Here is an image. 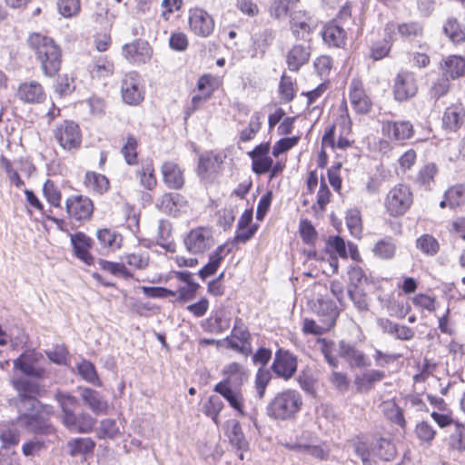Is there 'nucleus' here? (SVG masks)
Listing matches in <instances>:
<instances>
[{"instance_id": "nucleus-14", "label": "nucleus", "mask_w": 465, "mask_h": 465, "mask_svg": "<svg viewBox=\"0 0 465 465\" xmlns=\"http://www.w3.org/2000/svg\"><path fill=\"white\" fill-rule=\"evenodd\" d=\"M297 358L289 351L282 349L275 352L272 371L284 381L290 380L297 371Z\"/></svg>"}, {"instance_id": "nucleus-25", "label": "nucleus", "mask_w": 465, "mask_h": 465, "mask_svg": "<svg viewBox=\"0 0 465 465\" xmlns=\"http://www.w3.org/2000/svg\"><path fill=\"white\" fill-rule=\"evenodd\" d=\"M164 184L173 190H180L184 185L183 171L174 162H164L161 167Z\"/></svg>"}, {"instance_id": "nucleus-4", "label": "nucleus", "mask_w": 465, "mask_h": 465, "mask_svg": "<svg viewBox=\"0 0 465 465\" xmlns=\"http://www.w3.org/2000/svg\"><path fill=\"white\" fill-rule=\"evenodd\" d=\"M352 448L363 465H375V459L391 460L396 455V448L388 438L375 439L371 444L358 438L353 440Z\"/></svg>"}, {"instance_id": "nucleus-33", "label": "nucleus", "mask_w": 465, "mask_h": 465, "mask_svg": "<svg viewBox=\"0 0 465 465\" xmlns=\"http://www.w3.org/2000/svg\"><path fill=\"white\" fill-rule=\"evenodd\" d=\"M15 419L11 423L3 425L0 428L1 449L8 451L15 448L20 442V431L15 427Z\"/></svg>"}, {"instance_id": "nucleus-26", "label": "nucleus", "mask_w": 465, "mask_h": 465, "mask_svg": "<svg viewBox=\"0 0 465 465\" xmlns=\"http://www.w3.org/2000/svg\"><path fill=\"white\" fill-rule=\"evenodd\" d=\"M465 109L461 104H453L447 107L442 115V127L450 132H456L463 124Z\"/></svg>"}, {"instance_id": "nucleus-3", "label": "nucleus", "mask_w": 465, "mask_h": 465, "mask_svg": "<svg viewBox=\"0 0 465 465\" xmlns=\"http://www.w3.org/2000/svg\"><path fill=\"white\" fill-rule=\"evenodd\" d=\"M302 394L292 389H287L275 394L266 407V414L275 420H290L302 410Z\"/></svg>"}, {"instance_id": "nucleus-9", "label": "nucleus", "mask_w": 465, "mask_h": 465, "mask_svg": "<svg viewBox=\"0 0 465 465\" xmlns=\"http://www.w3.org/2000/svg\"><path fill=\"white\" fill-rule=\"evenodd\" d=\"M43 360L42 353L35 350H26L14 361V369L27 377L42 379L45 374V369L40 366Z\"/></svg>"}, {"instance_id": "nucleus-64", "label": "nucleus", "mask_w": 465, "mask_h": 465, "mask_svg": "<svg viewBox=\"0 0 465 465\" xmlns=\"http://www.w3.org/2000/svg\"><path fill=\"white\" fill-rule=\"evenodd\" d=\"M140 182L148 190L156 186L157 180L152 162H148L140 172Z\"/></svg>"}, {"instance_id": "nucleus-7", "label": "nucleus", "mask_w": 465, "mask_h": 465, "mask_svg": "<svg viewBox=\"0 0 465 465\" xmlns=\"http://www.w3.org/2000/svg\"><path fill=\"white\" fill-rule=\"evenodd\" d=\"M319 315L322 317L321 324H317L313 320L304 319L302 331L306 334L321 335L335 324L339 312L336 306L331 302H322L320 303Z\"/></svg>"}, {"instance_id": "nucleus-52", "label": "nucleus", "mask_w": 465, "mask_h": 465, "mask_svg": "<svg viewBox=\"0 0 465 465\" xmlns=\"http://www.w3.org/2000/svg\"><path fill=\"white\" fill-rule=\"evenodd\" d=\"M343 104L345 106L346 114L341 115V117H340V120L341 122V124L342 131L341 133V136L339 137L337 143H335V147L341 149V150H344L351 146V141L348 138H346L345 135L350 134L351 130V119L349 118L346 102H343Z\"/></svg>"}, {"instance_id": "nucleus-23", "label": "nucleus", "mask_w": 465, "mask_h": 465, "mask_svg": "<svg viewBox=\"0 0 465 465\" xmlns=\"http://www.w3.org/2000/svg\"><path fill=\"white\" fill-rule=\"evenodd\" d=\"M311 55L312 47L309 44L293 45L286 54L288 69L292 72L299 71L302 66L309 62Z\"/></svg>"}, {"instance_id": "nucleus-28", "label": "nucleus", "mask_w": 465, "mask_h": 465, "mask_svg": "<svg viewBox=\"0 0 465 465\" xmlns=\"http://www.w3.org/2000/svg\"><path fill=\"white\" fill-rule=\"evenodd\" d=\"M224 379L219 383H224L227 387H240L248 378L246 369L238 362H231L223 371Z\"/></svg>"}, {"instance_id": "nucleus-47", "label": "nucleus", "mask_w": 465, "mask_h": 465, "mask_svg": "<svg viewBox=\"0 0 465 465\" xmlns=\"http://www.w3.org/2000/svg\"><path fill=\"white\" fill-rule=\"evenodd\" d=\"M98 264L101 269L110 272L111 274L124 279L133 278V273L125 267L124 263L113 262L104 259L98 260Z\"/></svg>"}, {"instance_id": "nucleus-63", "label": "nucleus", "mask_w": 465, "mask_h": 465, "mask_svg": "<svg viewBox=\"0 0 465 465\" xmlns=\"http://www.w3.org/2000/svg\"><path fill=\"white\" fill-rule=\"evenodd\" d=\"M46 449L44 440L35 437L22 445V452L25 457H32L39 455L40 452Z\"/></svg>"}, {"instance_id": "nucleus-45", "label": "nucleus", "mask_w": 465, "mask_h": 465, "mask_svg": "<svg viewBox=\"0 0 465 465\" xmlns=\"http://www.w3.org/2000/svg\"><path fill=\"white\" fill-rule=\"evenodd\" d=\"M290 450L307 453L319 460H325L329 455V450L322 445L287 444Z\"/></svg>"}, {"instance_id": "nucleus-21", "label": "nucleus", "mask_w": 465, "mask_h": 465, "mask_svg": "<svg viewBox=\"0 0 465 465\" xmlns=\"http://www.w3.org/2000/svg\"><path fill=\"white\" fill-rule=\"evenodd\" d=\"M339 355L346 361L351 368H365L371 366L370 359L355 346L344 341L339 342Z\"/></svg>"}, {"instance_id": "nucleus-15", "label": "nucleus", "mask_w": 465, "mask_h": 465, "mask_svg": "<svg viewBox=\"0 0 465 465\" xmlns=\"http://www.w3.org/2000/svg\"><path fill=\"white\" fill-rule=\"evenodd\" d=\"M189 26L194 35L205 38L213 34L214 20L205 10L193 8L189 13Z\"/></svg>"}, {"instance_id": "nucleus-12", "label": "nucleus", "mask_w": 465, "mask_h": 465, "mask_svg": "<svg viewBox=\"0 0 465 465\" xmlns=\"http://www.w3.org/2000/svg\"><path fill=\"white\" fill-rule=\"evenodd\" d=\"M385 34L391 42L394 41V34L398 35L406 41H413L421 38L424 34V25L420 21H408L401 24L390 22L384 28Z\"/></svg>"}, {"instance_id": "nucleus-60", "label": "nucleus", "mask_w": 465, "mask_h": 465, "mask_svg": "<svg viewBox=\"0 0 465 465\" xmlns=\"http://www.w3.org/2000/svg\"><path fill=\"white\" fill-rule=\"evenodd\" d=\"M437 166L434 163H428L424 165L419 172L416 181L419 184L428 189L433 182L434 176L437 173Z\"/></svg>"}, {"instance_id": "nucleus-49", "label": "nucleus", "mask_w": 465, "mask_h": 465, "mask_svg": "<svg viewBox=\"0 0 465 465\" xmlns=\"http://www.w3.org/2000/svg\"><path fill=\"white\" fill-rule=\"evenodd\" d=\"M447 198L448 206L451 209L465 204V185L459 184L450 187L444 195Z\"/></svg>"}, {"instance_id": "nucleus-55", "label": "nucleus", "mask_w": 465, "mask_h": 465, "mask_svg": "<svg viewBox=\"0 0 465 465\" xmlns=\"http://www.w3.org/2000/svg\"><path fill=\"white\" fill-rule=\"evenodd\" d=\"M384 414L389 420L404 428L406 420L402 410L395 402H387L384 406Z\"/></svg>"}, {"instance_id": "nucleus-16", "label": "nucleus", "mask_w": 465, "mask_h": 465, "mask_svg": "<svg viewBox=\"0 0 465 465\" xmlns=\"http://www.w3.org/2000/svg\"><path fill=\"white\" fill-rule=\"evenodd\" d=\"M15 97L26 104H40L46 100V93L39 82L31 80L18 85Z\"/></svg>"}, {"instance_id": "nucleus-44", "label": "nucleus", "mask_w": 465, "mask_h": 465, "mask_svg": "<svg viewBox=\"0 0 465 465\" xmlns=\"http://www.w3.org/2000/svg\"><path fill=\"white\" fill-rule=\"evenodd\" d=\"M262 121V114L254 112L250 119L248 127L243 129L240 134V142L247 143L252 140L260 131Z\"/></svg>"}, {"instance_id": "nucleus-6", "label": "nucleus", "mask_w": 465, "mask_h": 465, "mask_svg": "<svg viewBox=\"0 0 465 465\" xmlns=\"http://www.w3.org/2000/svg\"><path fill=\"white\" fill-rule=\"evenodd\" d=\"M413 203V194L406 184H397L387 193L384 205L387 213L393 217H399L407 213Z\"/></svg>"}, {"instance_id": "nucleus-62", "label": "nucleus", "mask_w": 465, "mask_h": 465, "mask_svg": "<svg viewBox=\"0 0 465 465\" xmlns=\"http://www.w3.org/2000/svg\"><path fill=\"white\" fill-rule=\"evenodd\" d=\"M329 381L340 393H345L350 387V380L346 373L333 371L329 376Z\"/></svg>"}, {"instance_id": "nucleus-24", "label": "nucleus", "mask_w": 465, "mask_h": 465, "mask_svg": "<svg viewBox=\"0 0 465 465\" xmlns=\"http://www.w3.org/2000/svg\"><path fill=\"white\" fill-rule=\"evenodd\" d=\"M213 391L222 395L239 415H246L244 398L239 387H227L224 383H217L213 388Z\"/></svg>"}, {"instance_id": "nucleus-41", "label": "nucleus", "mask_w": 465, "mask_h": 465, "mask_svg": "<svg viewBox=\"0 0 465 465\" xmlns=\"http://www.w3.org/2000/svg\"><path fill=\"white\" fill-rule=\"evenodd\" d=\"M97 239L104 248L116 250L122 244V236L110 229H99L96 232Z\"/></svg>"}, {"instance_id": "nucleus-17", "label": "nucleus", "mask_w": 465, "mask_h": 465, "mask_svg": "<svg viewBox=\"0 0 465 465\" xmlns=\"http://www.w3.org/2000/svg\"><path fill=\"white\" fill-rule=\"evenodd\" d=\"M418 91L415 74L409 71L400 72L393 85L394 97L398 101H406L414 96Z\"/></svg>"}, {"instance_id": "nucleus-61", "label": "nucleus", "mask_w": 465, "mask_h": 465, "mask_svg": "<svg viewBox=\"0 0 465 465\" xmlns=\"http://www.w3.org/2000/svg\"><path fill=\"white\" fill-rule=\"evenodd\" d=\"M57 7L64 17L70 18L80 12V0H58Z\"/></svg>"}, {"instance_id": "nucleus-32", "label": "nucleus", "mask_w": 465, "mask_h": 465, "mask_svg": "<svg viewBox=\"0 0 465 465\" xmlns=\"http://www.w3.org/2000/svg\"><path fill=\"white\" fill-rule=\"evenodd\" d=\"M322 35L323 41L329 46L340 48L343 47L346 44L347 34L341 26L336 24H328L325 25Z\"/></svg>"}, {"instance_id": "nucleus-56", "label": "nucleus", "mask_w": 465, "mask_h": 465, "mask_svg": "<svg viewBox=\"0 0 465 465\" xmlns=\"http://www.w3.org/2000/svg\"><path fill=\"white\" fill-rule=\"evenodd\" d=\"M292 4V0H273L269 7L270 15L278 20L285 18Z\"/></svg>"}, {"instance_id": "nucleus-57", "label": "nucleus", "mask_w": 465, "mask_h": 465, "mask_svg": "<svg viewBox=\"0 0 465 465\" xmlns=\"http://www.w3.org/2000/svg\"><path fill=\"white\" fill-rule=\"evenodd\" d=\"M272 380V374L269 370L259 368L255 375V390L259 399H262L266 388Z\"/></svg>"}, {"instance_id": "nucleus-31", "label": "nucleus", "mask_w": 465, "mask_h": 465, "mask_svg": "<svg viewBox=\"0 0 465 465\" xmlns=\"http://www.w3.org/2000/svg\"><path fill=\"white\" fill-rule=\"evenodd\" d=\"M84 185L89 193L103 195L108 192L110 182L104 174L95 172H86L84 178Z\"/></svg>"}, {"instance_id": "nucleus-19", "label": "nucleus", "mask_w": 465, "mask_h": 465, "mask_svg": "<svg viewBox=\"0 0 465 465\" xmlns=\"http://www.w3.org/2000/svg\"><path fill=\"white\" fill-rule=\"evenodd\" d=\"M349 98L353 110L360 114H368L372 106L370 97L365 93L362 82L353 78L349 85Z\"/></svg>"}, {"instance_id": "nucleus-43", "label": "nucleus", "mask_w": 465, "mask_h": 465, "mask_svg": "<svg viewBox=\"0 0 465 465\" xmlns=\"http://www.w3.org/2000/svg\"><path fill=\"white\" fill-rule=\"evenodd\" d=\"M172 224L170 222L161 220L158 225L157 243L169 252L174 251V243L172 240Z\"/></svg>"}, {"instance_id": "nucleus-35", "label": "nucleus", "mask_w": 465, "mask_h": 465, "mask_svg": "<svg viewBox=\"0 0 465 465\" xmlns=\"http://www.w3.org/2000/svg\"><path fill=\"white\" fill-rule=\"evenodd\" d=\"M442 72L449 79H456L465 74V58L460 55L447 57L442 65Z\"/></svg>"}, {"instance_id": "nucleus-22", "label": "nucleus", "mask_w": 465, "mask_h": 465, "mask_svg": "<svg viewBox=\"0 0 465 465\" xmlns=\"http://www.w3.org/2000/svg\"><path fill=\"white\" fill-rule=\"evenodd\" d=\"M382 134L393 141H403L412 137L414 130L409 121H386L382 123Z\"/></svg>"}, {"instance_id": "nucleus-18", "label": "nucleus", "mask_w": 465, "mask_h": 465, "mask_svg": "<svg viewBox=\"0 0 465 465\" xmlns=\"http://www.w3.org/2000/svg\"><path fill=\"white\" fill-rule=\"evenodd\" d=\"M66 212L76 221H85L91 218L94 212L92 200L84 195H74L66 199Z\"/></svg>"}, {"instance_id": "nucleus-42", "label": "nucleus", "mask_w": 465, "mask_h": 465, "mask_svg": "<svg viewBox=\"0 0 465 465\" xmlns=\"http://www.w3.org/2000/svg\"><path fill=\"white\" fill-rule=\"evenodd\" d=\"M114 73V64L107 57H99L96 59L90 70L92 78L104 79Z\"/></svg>"}, {"instance_id": "nucleus-50", "label": "nucleus", "mask_w": 465, "mask_h": 465, "mask_svg": "<svg viewBox=\"0 0 465 465\" xmlns=\"http://www.w3.org/2000/svg\"><path fill=\"white\" fill-rule=\"evenodd\" d=\"M347 293L354 307L360 312H366L369 311L367 294L361 288L349 287Z\"/></svg>"}, {"instance_id": "nucleus-54", "label": "nucleus", "mask_w": 465, "mask_h": 465, "mask_svg": "<svg viewBox=\"0 0 465 465\" xmlns=\"http://www.w3.org/2000/svg\"><path fill=\"white\" fill-rule=\"evenodd\" d=\"M77 371L81 377L86 381L100 385L99 378L94 365L88 361H82L77 364Z\"/></svg>"}, {"instance_id": "nucleus-29", "label": "nucleus", "mask_w": 465, "mask_h": 465, "mask_svg": "<svg viewBox=\"0 0 465 465\" xmlns=\"http://www.w3.org/2000/svg\"><path fill=\"white\" fill-rule=\"evenodd\" d=\"M377 323L384 333L393 335L401 341H410L415 335V331L411 328L398 324L389 319L379 318Z\"/></svg>"}, {"instance_id": "nucleus-27", "label": "nucleus", "mask_w": 465, "mask_h": 465, "mask_svg": "<svg viewBox=\"0 0 465 465\" xmlns=\"http://www.w3.org/2000/svg\"><path fill=\"white\" fill-rule=\"evenodd\" d=\"M71 242L77 258L88 265L94 262V257L89 252V249L92 246L91 238L84 232H78L74 234H71Z\"/></svg>"}, {"instance_id": "nucleus-59", "label": "nucleus", "mask_w": 465, "mask_h": 465, "mask_svg": "<svg viewBox=\"0 0 465 465\" xmlns=\"http://www.w3.org/2000/svg\"><path fill=\"white\" fill-rule=\"evenodd\" d=\"M137 140L129 134L125 144L122 147L121 152L128 164H135L137 163Z\"/></svg>"}, {"instance_id": "nucleus-58", "label": "nucleus", "mask_w": 465, "mask_h": 465, "mask_svg": "<svg viewBox=\"0 0 465 465\" xmlns=\"http://www.w3.org/2000/svg\"><path fill=\"white\" fill-rule=\"evenodd\" d=\"M43 193L47 202L54 207H59L62 194L54 183L47 180L43 186Z\"/></svg>"}, {"instance_id": "nucleus-51", "label": "nucleus", "mask_w": 465, "mask_h": 465, "mask_svg": "<svg viewBox=\"0 0 465 465\" xmlns=\"http://www.w3.org/2000/svg\"><path fill=\"white\" fill-rule=\"evenodd\" d=\"M346 224L351 234L355 238H360L362 232V223L360 211L351 209L347 212Z\"/></svg>"}, {"instance_id": "nucleus-1", "label": "nucleus", "mask_w": 465, "mask_h": 465, "mask_svg": "<svg viewBox=\"0 0 465 465\" xmlns=\"http://www.w3.org/2000/svg\"><path fill=\"white\" fill-rule=\"evenodd\" d=\"M28 45L40 61L44 74L54 76L59 71L62 62L61 49L54 39L35 33L29 36Z\"/></svg>"}, {"instance_id": "nucleus-40", "label": "nucleus", "mask_w": 465, "mask_h": 465, "mask_svg": "<svg viewBox=\"0 0 465 465\" xmlns=\"http://www.w3.org/2000/svg\"><path fill=\"white\" fill-rule=\"evenodd\" d=\"M372 252L380 259L391 260L395 255L396 244L391 237H385L375 243Z\"/></svg>"}, {"instance_id": "nucleus-5", "label": "nucleus", "mask_w": 465, "mask_h": 465, "mask_svg": "<svg viewBox=\"0 0 465 465\" xmlns=\"http://www.w3.org/2000/svg\"><path fill=\"white\" fill-rule=\"evenodd\" d=\"M16 395L12 399L13 405L18 412L34 411L40 405L37 397L40 394L39 385L26 378H14L11 381Z\"/></svg>"}, {"instance_id": "nucleus-13", "label": "nucleus", "mask_w": 465, "mask_h": 465, "mask_svg": "<svg viewBox=\"0 0 465 465\" xmlns=\"http://www.w3.org/2000/svg\"><path fill=\"white\" fill-rule=\"evenodd\" d=\"M123 101L129 105H137L143 100L141 78L135 72H130L121 81Z\"/></svg>"}, {"instance_id": "nucleus-53", "label": "nucleus", "mask_w": 465, "mask_h": 465, "mask_svg": "<svg viewBox=\"0 0 465 465\" xmlns=\"http://www.w3.org/2000/svg\"><path fill=\"white\" fill-rule=\"evenodd\" d=\"M224 404L223 401L216 395H212L209 397L208 401L205 402L204 413L211 417L215 424L219 423L218 415L223 409Z\"/></svg>"}, {"instance_id": "nucleus-20", "label": "nucleus", "mask_w": 465, "mask_h": 465, "mask_svg": "<svg viewBox=\"0 0 465 465\" xmlns=\"http://www.w3.org/2000/svg\"><path fill=\"white\" fill-rule=\"evenodd\" d=\"M152 48L148 42L135 40L133 43L125 44L122 48L124 57L134 64H145L152 57Z\"/></svg>"}, {"instance_id": "nucleus-38", "label": "nucleus", "mask_w": 465, "mask_h": 465, "mask_svg": "<svg viewBox=\"0 0 465 465\" xmlns=\"http://www.w3.org/2000/svg\"><path fill=\"white\" fill-rule=\"evenodd\" d=\"M223 161L221 157L216 154H206L202 156L198 165L199 174L203 178H205L213 173H217Z\"/></svg>"}, {"instance_id": "nucleus-34", "label": "nucleus", "mask_w": 465, "mask_h": 465, "mask_svg": "<svg viewBox=\"0 0 465 465\" xmlns=\"http://www.w3.org/2000/svg\"><path fill=\"white\" fill-rule=\"evenodd\" d=\"M81 396L84 403L94 414L99 415L107 412L108 403L98 391L85 388L83 390Z\"/></svg>"}, {"instance_id": "nucleus-8", "label": "nucleus", "mask_w": 465, "mask_h": 465, "mask_svg": "<svg viewBox=\"0 0 465 465\" xmlns=\"http://www.w3.org/2000/svg\"><path fill=\"white\" fill-rule=\"evenodd\" d=\"M32 411L19 412L15 423L25 431L35 435L54 436L56 430L54 425L39 413Z\"/></svg>"}, {"instance_id": "nucleus-39", "label": "nucleus", "mask_w": 465, "mask_h": 465, "mask_svg": "<svg viewBox=\"0 0 465 465\" xmlns=\"http://www.w3.org/2000/svg\"><path fill=\"white\" fill-rule=\"evenodd\" d=\"M95 443L90 438H76L69 440L66 444L68 453L72 457L84 455L92 452Z\"/></svg>"}, {"instance_id": "nucleus-2", "label": "nucleus", "mask_w": 465, "mask_h": 465, "mask_svg": "<svg viewBox=\"0 0 465 465\" xmlns=\"http://www.w3.org/2000/svg\"><path fill=\"white\" fill-rule=\"evenodd\" d=\"M62 410L61 422L71 432L88 433L93 430L95 420L86 412L74 413L77 399L68 393L58 391L54 395Z\"/></svg>"}, {"instance_id": "nucleus-30", "label": "nucleus", "mask_w": 465, "mask_h": 465, "mask_svg": "<svg viewBox=\"0 0 465 465\" xmlns=\"http://www.w3.org/2000/svg\"><path fill=\"white\" fill-rule=\"evenodd\" d=\"M310 16L304 11H293L290 14V28L297 39H304L311 32Z\"/></svg>"}, {"instance_id": "nucleus-10", "label": "nucleus", "mask_w": 465, "mask_h": 465, "mask_svg": "<svg viewBox=\"0 0 465 465\" xmlns=\"http://www.w3.org/2000/svg\"><path fill=\"white\" fill-rule=\"evenodd\" d=\"M186 250L193 254H203L214 245L213 231L208 227L192 229L183 239Z\"/></svg>"}, {"instance_id": "nucleus-36", "label": "nucleus", "mask_w": 465, "mask_h": 465, "mask_svg": "<svg viewBox=\"0 0 465 465\" xmlns=\"http://www.w3.org/2000/svg\"><path fill=\"white\" fill-rule=\"evenodd\" d=\"M444 35L453 43L460 44L465 41V25L456 18L449 17L443 24Z\"/></svg>"}, {"instance_id": "nucleus-11", "label": "nucleus", "mask_w": 465, "mask_h": 465, "mask_svg": "<svg viewBox=\"0 0 465 465\" xmlns=\"http://www.w3.org/2000/svg\"><path fill=\"white\" fill-rule=\"evenodd\" d=\"M54 138L59 145L66 151L80 148L82 143V135L78 124L68 120L56 126Z\"/></svg>"}, {"instance_id": "nucleus-48", "label": "nucleus", "mask_w": 465, "mask_h": 465, "mask_svg": "<svg viewBox=\"0 0 465 465\" xmlns=\"http://www.w3.org/2000/svg\"><path fill=\"white\" fill-rule=\"evenodd\" d=\"M228 437L231 444L236 447L239 450H247L249 449V443L246 440L242 430V427L238 421H232Z\"/></svg>"}, {"instance_id": "nucleus-37", "label": "nucleus", "mask_w": 465, "mask_h": 465, "mask_svg": "<svg viewBox=\"0 0 465 465\" xmlns=\"http://www.w3.org/2000/svg\"><path fill=\"white\" fill-rule=\"evenodd\" d=\"M183 197L178 193H166L156 203V207L162 212L176 215L182 205Z\"/></svg>"}, {"instance_id": "nucleus-46", "label": "nucleus", "mask_w": 465, "mask_h": 465, "mask_svg": "<svg viewBox=\"0 0 465 465\" xmlns=\"http://www.w3.org/2000/svg\"><path fill=\"white\" fill-rule=\"evenodd\" d=\"M416 248L425 255L434 256L440 250V244L432 235L423 234L416 240Z\"/></svg>"}]
</instances>
